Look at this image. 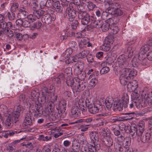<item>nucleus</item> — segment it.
Here are the masks:
<instances>
[{
	"label": "nucleus",
	"mask_w": 152,
	"mask_h": 152,
	"mask_svg": "<svg viewBox=\"0 0 152 152\" xmlns=\"http://www.w3.org/2000/svg\"><path fill=\"white\" fill-rule=\"evenodd\" d=\"M77 76L78 79L72 78H67L66 83L68 86H70L73 92H80L84 90L87 83L83 81L86 77V73L83 71L75 74Z\"/></svg>",
	"instance_id": "1"
},
{
	"label": "nucleus",
	"mask_w": 152,
	"mask_h": 152,
	"mask_svg": "<svg viewBox=\"0 0 152 152\" xmlns=\"http://www.w3.org/2000/svg\"><path fill=\"white\" fill-rule=\"evenodd\" d=\"M38 104L35 103V107L36 110L35 113L37 114V115L40 116L41 115L44 116L49 115L51 117L52 120L54 121L56 119L57 114H54L53 112L54 110V108L52 106V103L49 102L46 103L45 104V109L43 110L42 104L38 102Z\"/></svg>",
	"instance_id": "2"
},
{
	"label": "nucleus",
	"mask_w": 152,
	"mask_h": 152,
	"mask_svg": "<svg viewBox=\"0 0 152 152\" xmlns=\"http://www.w3.org/2000/svg\"><path fill=\"white\" fill-rule=\"evenodd\" d=\"M72 1L66 9V12L68 14L69 20L70 21H73L76 15L75 10L76 6L81 3L80 0H73Z\"/></svg>",
	"instance_id": "3"
},
{
	"label": "nucleus",
	"mask_w": 152,
	"mask_h": 152,
	"mask_svg": "<svg viewBox=\"0 0 152 152\" xmlns=\"http://www.w3.org/2000/svg\"><path fill=\"white\" fill-rule=\"evenodd\" d=\"M23 110V109L22 106L20 104H17V105L15 107L14 112L9 114L14 121V124H17V125H18L19 123V117L20 112Z\"/></svg>",
	"instance_id": "4"
},
{
	"label": "nucleus",
	"mask_w": 152,
	"mask_h": 152,
	"mask_svg": "<svg viewBox=\"0 0 152 152\" xmlns=\"http://www.w3.org/2000/svg\"><path fill=\"white\" fill-rule=\"evenodd\" d=\"M66 103L64 100L61 101L59 103L58 108V120L64 119L66 115L65 112Z\"/></svg>",
	"instance_id": "5"
},
{
	"label": "nucleus",
	"mask_w": 152,
	"mask_h": 152,
	"mask_svg": "<svg viewBox=\"0 0 152 152\" xmlns=\"http://www.w3.org/2000/svg\"><path fill=\"white\" fill-rule=\"evenodd\" d=\"M93 21L94 22V26L97 28H101L102 31H106L109 28L110 24L102 20H97L96 18H94L92 19Z\"/></svg>",
	"instance_id": "6"
},
{
	"label": "nucleus",
	"mask_w": 152,
	"mask_h": 152,
	"mask_svg": "<svg viewBox=\"0 0 152 152\" xmlns=\"http://www.w3.org/2000/svg\"><path fill=\"white\" fill-rule=\"evenodd\" d=\"M129 60L126 58V56L124 55L120 56L117 59L116 64L120 68H122V71L125 69L129 64Z\"/></svg>",
	"instance_id": "7"
},
{
	"label": "nucleus",
	"mask_w": 152,
	"mask_h": 152,
	"mask_svg": "<svg viewBox=\"0 0 152 152\" xmlns=\"http://www.w3.org/2000/svg\"><path fill=\"white\" fill-rule=\"evenodd\" d=\"M90 137L91 143L88 145H92L97 150H99L100 145L99 142L98 134L96 132H93L90 133Z\"/></svg>",
	"instance_id": "8"
},
{
	"label": "nucleus",
	"mask_w": 152,
	"mask_h": 152,
	"mask_svg": "<svg viewBox=\"0 0 152 152\" xmlns=\"http://www.w3.org/2000/svg\"><path fill=\"white\" fill-rule=\"evenodd\" d=\"M72 151L69 150L68 152H78L80 150V144L76 140L73 141L72 145ZM58 152H67L65 148L61 147L58 149Z\"/></svg>",
	"instance_id": "9"
},
{
	"label": "nucleus",
	"mask_w": 152,
	"mask_h": 152,
	"mask_svg": "<svg viewBox=\"0 0 152 152\" xmlns=\"http://www.w3.org/2000/svg\"><path fill=\"white\" fill-rule=\"evenodd\" d=\"M132 101V103L129 104V107L131 108H133L134 105L137 108L139 109L146 106V103L142 99H139L138 100Z\"/></svg>",
	"instance_id": "10"
},
{
	"label": "nucleus",
	"mask_w": 152,
	"mask_h": 152,
	"mask_svg": "<svg viewBox=\"0 0 152 152\" xmlns=\"http://www.w3.org/2000/svg\"><path fill=\"white\" fill-rule=\"evenodd\" d=\"M140 99H142L146 103V106L148 104L149 105L152 104V92L147 94L146 93L143 92L141 94Z\"/></svg>",
	"instance_id": "11"
},
{
	"label": "nucleus",
	"mask_w": 152,
	"mask_h": 152,
	"mask_svg": "<svg viewBox=\"0 0 152 152\" xmlns=\"http://www.w3.org/2000/svg\"><path fill=\"white\" fill-rule=\"evenodd\" d=\"M52 15L49 14L45 15L42 18V22L44 23L49 24L51 23L52 21H54L56 18V16L55 15H53L52 14L53 13V11H52Z\"/></svg>",
	"instance_id": "12"
},
{
	"label": "nucleus",
	"mask_w": 152,
	"mask_h": 152,
	"mask_svg": "<svg viewBox=\"0 0 152 152\" xmlns=\"http://www.w3.org/2000/svg\"><path fill=\"white\" fill-rule=\"evenodd\" d=\"M89 14L87 12L78 15V18L81 20L82 24L84 25H87L89 22L91 20Z\"/></svg>",
	"instance_id": "13"
},
{
	"label": "nucleus",
	"mask_w": 152,
	"mask_h": 152,
	"mask_svg": "<svg viewBox=\"0 0 152 152\" xmlns=\"http://www.w3.org/2000/svg\"><path fill=\"white\" fill-rule=\"evenodd\" d=\"M85 64L82 61H79L76 63L74 66V72L75 74L82 72L84 68Z\"/></svg>",
	"instance_id": "14"
},
{
	"label": "nucleus",
	"mask_w": 152,
	"mask_h": 152,
	"mask_svg": "<svg viewBox=\"0 0 152 152\" xmlns=\"http://www.w3.org/2000/svg\"><path fill=\"white\" fill-rule=\"evenodd\" d=\"M32 124L31 116L29 113H26L24 116V119L23 123V127H26V126H31Z\"/></svg>",
	"instance_id": "15"
},
{
	"label": "nucleus",
	"mask_w": 152,
	"mask_h": 152,
	"mask_svg": "<svg viewBox=\"0 0 152 152\" xmlns=\"http://www.w3.org/2000/svg\"><path fill=\"white\" fill-rule=\"evenodd\" d=\"M109 7L106 9V11L109 12L110 14L113 13V12L118 8H120V4L117 2H112L109 4Z\"/></svg>",
	"instance_id": "16"
},
{
	"label": "nucleus",
	"mask_w": 152,
	"mask_h": 152,
	"mask_svg": "<svg viewBox=\"0 0 152 152\" xmlns=\"http://www.w3.org/2000/svg\"><path fill=\"white\" fill-rule=\"evenodd\" d=\"M100 106L98 104H92L88 106V110L89 112L92 114L98 113L99 111Z\"/></svg>",
	"instance_id": "17"
},
{
	"label": "nucleus",
	"mask_w": 152,
	"mask_h": 152,
	"mask_svg": "<svg viewBox=\"0 0 152 152\" xmlns=\"http://www.w3.org/2000/svg\"><path fill=\"white\" fill-rule=\"evenodd\" d=\"M138 136L140 137V140L141 142L144 143L147 142L151 137V134L150 133L145 132H142V134L140 135L139 134Z\"/></svg>",
	"instance_id": "18"
},
{
	"label": "nucleus",
	"mask_w": 152,
	"mask_h": 152,
	"mask_svg": "<svg viewBox=\"0 0 152 152\" xmlns=\"http://www.w3.org/2000/svg\"><path fill=\"white\" fill-rule=\"evenodd\" d=\"M126 73V74L130 79H133L134 77L137 75V72L134 69H131L128 68H126L123 70Z\"/></svg>",
	"instance_id": "19"
},
{
	"label": "nucleus",
	"mask_w": 152,
	"mask_h": 152,
	"mask_svg": "<svg viewBox=\"0 0 152 152\" xmlns=\"http://www.w3.org/2000/svg\"><path fill=\"white\" fill-rule=\"evenodd\" d=\"M124 104L120 100H116L114 103L113 109L115 111H121L123 109Z\"/></svg>",
	"instance_id": "20"
},
{
	"label": "nucleus",
	"mask_w": 152,
	"mask_h": 152,
	"mask_svg": "<svg viewBox=\"0 0 152 152\" xmlns=\"http://www.w3.org/2000/svg\"><path fill=\"white\" fill-rule=\"evenodd\" d=\"M122 74L120 77V82L122 85H125L127 84L128 80L130 79L129 78H128V77L126 74V72L124 70L122 71Z\"/></svg>",
	"instance_id": "21"
},
{
	"label": "nucleus",
	"mask_w": 152,
	"mask_h": 152,
	"mask_svg": "<svg viewBox=\"0 0 152 152\" xmlns=\"http://www.w3.org/2000/svg\"><path fill=\"white\" fill-rule=\"evenodd\" d=\"M138 87V84L136 81L133 80L132 81L129 82L127 84V88L130 91H135Z\"/></svg>",
	"instance_id": "22"
},
{
	"label": "nucleus",
	"mask_w": 152,
	"mask_h": 152,
	"mask_svg": "<svg viewBox=\"0 0 152 152\" xmlns=\"http://www.w3.org/2000/svg\"><path fill=\"white\" fill-rule=\"evenodd\" d=\"M80 109L77 106L73 107L71 109V116L72 118H76L78 116Z\"/></svg>",
	"instance_id": "23"
},
{
	"label": "nucleus",
	"mask_w": 152,
	"mask_h": 152,
	"mask_svg": "<svg viewBox=\"0 0 152 152\" xmlns=\"http://www.w3.org/2000/svg\"><path fill=\"white\" fill-rule=\"evenodd\" d=\"M92 118L91 117H88L86 118L80 119L77 120L71 123V124H75L78 123H82L85 124L86 123H90L92 121Z\"/></svg>",
	"instance_id": "24"
},
{
	"label": "nucleus",
	"mask_w": 152,
	"mask_h": 152,
	"mask_svg": "<svg viewBox=\"0 0 152 152\" xmlns=\"http://www.w3.org/2000/svg\"><path fill=\"white\" fill-rule=\"evenodd\" d=\"M137 129L138 131L139 134L140 135L142 132H144L145 122L143 121H140L138 124L137 126H135Z\"/></svg>",
	"instance_id": "25"
},
{
	"label": "nucleus",
	"mask_w": 152,
	"mask_h": 152,
	"mask_svg": "<svg viewBox=\"0 0 152 152\" xmlns=\"http://www.w3.org/2000/svg\"><path fill=\"white\" fill-rule=\"evenodd\" d=\"M73 50L72 48H69L67 49L66 51L63 52L61 55L62 60L68 58L72 54Z\"/></svg>",
	"instance_id": "26"
},
{
	"label": "nucleus",
	"mask_w": 152,
	"mask_h": 152,
	"mask_svg": "<svg viewBox=\"0 0 152 152\" xmlns=\"http://www.w3.org/2000/svg\"><path fill=\"white\" fill-rule=\"evenodd\" d=\"M86 5V4L82 2L80 4L76 6L78 10L77 11L78 15L87 12L84 10L85 7Z\"/></svg>",
	"instance_id": "27"
},
{
	"label": "nucleus",
	"mask_w": 152,
	"mask_h": 152,
	"mask_svg": "<svg viewBox=\"0 0 152 152\" xmlns=\"http://www.w3.org/2000/svg\"><path fill=\"white\" fill-rule=\"evenodd\" d=\"M5 124L7 126V127L9 128H11L13 124L15 126L17 125V124H15V123L14 124V121L12 120V118L9 115L7 117V118L6 119Z\"/></svg>",
	"instance_id": "28"
},
{
	"label": "nucleus",
	"mask_w": 152,
	"mask_h": 152,
	"mask_svg": "<svg viewBox=\"0 0 152 152\" xmlns=\"http://www.w3.org/2000/svg\"><path fill=\"white\" fill-rule=\"evenodd\" d=\"M122 102L124 104V106L125 108L128 105L129 102V97L126 93L123 94L122 97Z\"/></svg>",
	"instance_id": "29"
},
{
	"label": "nucleus",
	"mask_w": 152,
	"mask_h": 152,
	"mask_svg": "<svg viewBox=\"0 0 152 152\" xmlns=\"http://www.w3.org/2000/svg\"><path fill=\"white\" fill-rule=\"evenodd\" d=\"M7 23L4 21L0 22V36L3 35L4 34V31L7 29Z\"/></svg>",
	"instance_id": "30"
},
{
	"label": "nucleus",
	"mask_w": 152,
	"mask_h": 152,
	"mask_svg": "<svg viewBox=\"0 0 152 152\" xmlns=\"http://www.w3.org/2000/svg\"><path fill=\"white\" fill-rule=\"evenodd\" d=\"M136 125L133 126H130L131 131L130 133V136L133 139L137 135V137L138 136V131L137 130L136 128H135Z\"/></svg>",
	"instance_id": "31"
},
{
	"label": "nucleus",
	"mask_w": 152,
	"mask_h": 152,
	"mask_svg": "<svg viewBox=\"0 0 152 152\" xmlns=\"http://www.w3.org/2000/svg\"><path fill=\"white\" fill-rule=\"evenodd\" d=\"M63 10V8L62 4H61V5L59 3V1H58V12L59 13L58 15L60 17L61 20L64 18L66 15L62 12Z\"/></svg>",
	"instance_id": "32"
},
{
	"label": "nucleus",
	"mask_w": 152,
	"mask_h": 152,
	"mask_svg": "<svg viewBox=\"0 0 152 152\" xmlns=\"http://www.w3.org/2000/svg\"><path fill=\"white\" fill-rule=\"evenodd\" d=\"M135 49V47L132 46H129L128 47L126 54L128 55V58H131L132 56L133 53L134 52Z\"/></svg>",
	"instance_id": "33"
},
{
	"label": "nucleus",
	"mask_w": 152,
	"mask_h": 152,
	"mask_svg": "<svg viewBox=\"0 0 152 152\" xmlns=\"http://www.w3.org/2000/svg\"><path fill=\"white\" fill-rule=\"evenodd\" d=\"M89 51L87 50H84L77 54L80 59H83L87 57L89 54Z\"/></svg>",
	"instance_id": "34"
},
{
	"label": "nucleus",
	"mask_w": 152,
	"mask_h": 152,
	"mask_svg": "<svg viewBox=\"0 0 152 152\" xmlns=\"http://www.w3.org/2000/svg\"><path fill=\"white\" fill-rule=\"evenodd\" d=\"M140 56H142L141 54H139L138 60H140V64L143 66L147 65L148 64L147 59L145 58V56L142 57V58Z\"/></svg>",
	"instance_id": "35"
},
{
	"label": "nucleus",
	"mask_w": 152,
	"mask_h": 152,
	"mask_svg": "<svg viewBox=\"0 0 152 152\" xmlns=\"http://www.w3.org/2000/svg\"><path fill=\"white\" fill-rule=\"evenodd\" d=\"M105 138V143L106 145L108 147H110L113 145V141L112 138L111 137L110 135H107Z\"/></svg>",
	"instance_id": "36"
},
{
	"label": "nucleus",
	"mask_w": 152,
	"mask_h": 152,
	"mask_svg": "<svg viewBox=\"0 0 152 152\" xmlns=\"http://www.w3.org/2000/svg\"><path fill=\"white\" fill-rule=\"evenodd\" d=\"M113 100L112 98H107L105 101V105L106 107L109 109L111 108L113 106Z\"/></svg>",
	"instance_id": "37"
},
{
	"label": "nucleus",
	"mask_w": 152,
	"mask_h": 152,
	"mask_svg": "<svg viewBox=\"0 0 152 152\" xmlns=\"http://www.w3.org/2000/svg\"><path fill=\"white\" fill-rule=\"evenodd\" d=\"M150 48V46L148 45H144L140 48L139 54L142 55V54H145L149 50Z\"/></svg>",
	"instance_id": "38"
},
{
	"label": "nucleus",
	"mask_w": 152,
	"mask_h": 152,
	"mask_svg": "<svg viewBox=\"0 0 152 152\" xmlns=\"http://www.w3.org/2000/svg\"><path fill=\"white\" fill-rule=\"evenodd\" d=\"M114 39V37L112 35L108 36L105 38L104 42L111 45L113 42Z\"/></svg>",
	"instance_id": "39"
},
{
	"label": "nucleus",
	"mask_w": 152,
	"mask_h": 152,
	"mask_svg": "<svg viewBox=\"0 0 152 152\" xmlns=\"http://www.w3.org/2000/svg\"><path fill=\"white\" fill-rule=\"evenodd\" d=\"M115 149L117 152H122L123 148L121 145V143L115 142L114 144Z\"/></svg>",
	"instance_id": "40"
},
{
	"label": "nucleus",
	"mask_w": 152,
	"mask_h": 152,
	"mask_svg": "<svg viewBox=\"0 0 152 152\" xmlns=\"http://www.w3.org/2000/svg\"><path fill=\"white\" fill-rule=\"evenodd\" d=\"M44 12L45 11L40 10L34 11L33 12V14L35 17L39 18L44 14Z\"/></svg>",
	"instance_id": "41"
},
{
	"label": "nucleus",
	"mask_w": 152,
	"mask_h": 152,
	"mask_svg": "<svg viewBox=\"0 0 152 152\" xmlns=\"http://www.w3.org/2000/svg\"><path fill=\"white\" fill-rule=\"evenodd\" d=\"M113 12H113V13H111L110 14L117 17H119L123 14V11L120 9V8H118Z\"/></svg>",
	"instance_id": "42"
},
{
	"label": "nucleus",
	"mask_w": 152,
	"mask_h": 152,
	"mask_svg": "<svg viewBox=\"0 0 152 152\" xmlns=\"http://www.w3.org/2000/svg\"><path fill=\"white\" fill-rule=\"evenodd\" d=\"M97 79L96 78H93L89 81L88 85V87L90 88H93L97 83Z\"/></svg>",
	"instance_id": "43"
},
{
	"label": "nucleus",
	"mask_w": 152,
	"mask_h": 152,
	"mask_svg": "<svg viewBox=\"0 0 152 152\" xmlns=\"http://www.w3.org/2000/svg\"><path fill=\"white\" fill-rule=\"evenodd\" d=\"M111 45L104 42L103 45L100 47V49L103 51H108L111 48Z\"/></svg>",
	"instance_id": "44"
},
{
	"label": "nucleus",
	"mask_w": 152,
	"mask_h": 152,
	"mask_svg": "<svg viewBox=\"0 0 152 152\" xmlns=\"http://www.w3.org/2000/svg\"><path fill=\"white\" fill-rule=\"evenodd\" d=\"M42 23L41 21H38L33 23V25L31 27L32 30H34L36 28L39 29L42 26Z\"/></svg>",
	"instance_id": "45"
},
{
	"label": "nucleus",
	"mask_w": 152,
	"mask_h": 152,
	"mask_svg": "<svg viewBox=\"0 0 152 152\" xmlns=\"http://www.w3.org/2000/svg\"><path fill=\"white\" fill-rule=\"evenodd\" d=\"M31 96L35 99H37L39 96V93L37 90H34L31 91Z\"/></svg>",
	"instance_id": "46"
},
{
	"label": "nucleus",
	"mask_w": 152,
	"mask_h": 152,
	"mask_svg": "<svg viewBox=\"0 0 152 152\" xmlns=\"http://www.w3.org/2000/svg\"><path fill=\"white\" fill-rule=\"evenodd\" d=\"M97 150L92 145H88L87 148H85L84 151L81 152H96Z\"/></svg>",
	"instance_id": "47"
},
{
	"label": "nucleus",
	"mask_w": 152,
	"mask_h": 152,
	"mask_svg": "<svg viewBox=\"0 0 152 152\" xmlns=\"http://www.w3.org/2000/svg\"><path fill=\"white\" fill-rule=\"evenodd\" d=\"M86 5L89 11L93 10L96 6L95 4L90 1L87 2Z\"/></svg>",
	"instance_id": "48"
},
{
	"label": "nucleus",
	"mask_w": 152,
	"mask_h": 152,
	"mask_svg": "<svg viewBox=\"0 0 152 152\" xmlns=\"http://www.w3.org/2000/svg\"><path fill=\"white\" fill-rule=\"evenodd\" d=\"M119 30L118 27L117 26H112L110 30V32L113 34H115L117 33Z\"/></svg>",
	"instance_id": "49"
},
{
	"label": "nucleus",
	"mask_w": 152,
	"mask_h": 152,
	"mask_svg": "<svg viewBox=\"0 0 152 152\" xmlns=\"http://www.w3.org/2000/svg\"><path fill=\"white\" fill-rule=\"evenodd\" d=\"M6 30V31H5L6 36L9 38V39H10L14 36L13 31L11 30L9 27H7V29Z\"/></svg>",
	"instance_id": "50"
},
{
	"label": "nucleus",
	"mask_w": 152,
	"mask_h": 152,
	"mask_svg": "<svg viewBox=\"0 0 152 152\" xmlns=\"http://www.w3.org/2000/svg\"><path fill=\"white\" fill-rule=\"evenodd\" d=\"M126 137H124L121 134H120L118 137L117 138H115V142L121 143L122 142H123L124 140Z\"/></svg>",
	"instance_id": "51"
},
{
	"label": "nucleus",
	"mask_w": 152,
	"mask_h": 152,
	"mask_svg": "<svg viewBox=\"0 0 152 152\" xmlns=\"http://www.w3.org/2000/svg\"><path fill=\"white\" fill-rule=\"evenodd\" d=\"M63 120H64L63 119L62 120L59 119L58 120V132L60 131V130H61V129H60L61 127L64 128V126H68V124H60L61 122H63L62 121Z\"/></svg>",
	"instance_id": "52"
},
{
	"label": "nucleus",
	"mask_w": 152,
	"mask_h": 152,
	"mask_svg": "<svg viewBox=\"0 0 152 152\" xmlns=\"http://www.w3.org/2000/svg\"><path fill=\"white\" fill-rule=\"evenodd\" d=\"M15 148V146L11 143L7 146L6 150L9 152H14Z\"/></svg>",
	"instance_id": "53"
},
{
	"label": "nucleus",
	"mask_w": 152,
	"mask_h": 152,
	"mask_svg": "<svg viewBox=\"0 0 152 152\" xmlns=\"http://www.w3.org/2000/svg\"><path fill=\"white\" fill-rule=\"evenodd\" d=\"M28 13L27 12L19 13L18 14V17L20 19H24L28 15Z\"/></svg>",
	"instance_id": "54"
},
{
	"label": "nucleus",
	"mask_w": 152,
	"mask_h": 152,
	"mask_svg": "<svg viewBox=\"0 0 152 152\" xmlns=\"http://www.w3.org/2000/svg\"><path fill=\"white\" fill-rule=\"evenodd\" d=\"M18 7L19 5L18 3H13L10 8L11 11L13 12H16L18 10Z\"/></svg>",
	"instance_id": "55"
},
{
	"label": "nucleus",
	"mask_w": 152,
	"mask_h": 152,
	"mask_svg": "<svg viewBox=\"0 0 152 152\" xmlns=\"http://www.w3.org/2000/svg\"><path fill=\"white\" fill-rule=\"evenodd\" d=\"M94 18H96L95 16H91V24H90L87 26V28L88 30H90L92 29L93 27L96 28L94 26V22L92 20V19Z\"/></svg>",
	"instance_id": "56"
},
{
	"label": "nucleus",
	"mask_w": 152,
	"mask_h": 152,
	"mask_svg": "<svg viewBox=\"0 0 152 152\" xmlns=\"http://www.w3.org/2000/svg\"><path fill=\"white\" fill-rule=\"evenodd\" d=\"M39 139L40 140H42L43 141H48L50 140L51 139V137L50 136H46L45 137L44 135H42L39 136Z\"/></svg>",
	"instance_id": "57"
},
{
	"label": "nucleus",
	"mask_w": 152,
	"mask_h": 152,
	"mask_svg": "<svg viewBox=\"0 0 152 152\" xmlns=\"http://www.w3.org/2000/svg\"><path fill=\"white\" fill-rule=\"evenodd\" d=\"M110 70L109 67L105 66L103 67L100 71V73L101 75L107 73Z\"/></svg>",
	"instance_id": "58"
},
{
	"label": "nucleus",
	"mask_w": 152,
	"mask_h": 152,
	"mask_svg": "<svg viewBox=\"0 0 152 152\" xmlns=\"http://www.w3.org/2000/svg\"><path fill=\"white\" fill-rule=\"evenodd\" d=\"M110 15H111L109 12L106 11V10L105 12H103L102 14V18L104 19H110V18H109Z\"/></svg>",
	"instance_id": "59"
},
{
	"label": "nucleus",
	"mask_w": 152,
	"mask_h": 152,
	"mask_svg": "<svg viewBox=\"0 0 152 152\" xmlns=\"http://www.w3.org/2000/svg\"><path fill=\"white\" fill-rule=\"evenodd\" d=\"M132 64L134 67H137L140 64V60L137 59L136 57H134L132 60Z\"/></svg>",
	"instance_id": "60"
},
{
	"label": "nucleus",
	"mask_w": 152,
	"mask_h": 152,
	"mask_svg": "<svg viewBox=\"0 0 152 152\" xmlns=\"http://www.w3.org/2000/svg\"><path fill=\"white\" fill-rule=\"evenodd\" d=\"M132 98L133 100H137L139 99H137L140 96V95L139 94L136 92H133L131 95Z\"/></svg>",
	"instance_id": "61"
},
{
	"label": "nucleus",
	"mask_w": 152,
	"mask_h": 152,
	"mask_svg": "<svg viewBox=\"0 0 152 152\" xmlns=\"http://www.w3.org/2000/svg\"><path fill=\"white\" fill-rule=\"evenodd\" d=\"M64 78V74L63 73L60 74L58 77V84L59 83L61 84V82H63Z\"/></svg>",
	"instance_id": "62"
},
{
	"label": "nucleus",
	"mask_w": 152,
	"mask_h": 152,
	"mask_svg": "<svg viewBox=\"0 0 152 152\" xmlns=\"http://www.w3.org/2000/svg\"><path fill=\"white\" fill-rule=\"evenodd\" d=\"M8 18L10 20H12L14 19L15 17V14L14 12H8L7 14Z\"/></svg>",
	"instance_id": "63"
},
{
	"label": "nucleus",
	"mask_w": 152,
	"mask_h": 152,
	"mask_svg": "<svg viewBox=\"0 0 152 152\" xmlns=\"http://www.w3.org/2000/svg\"><path fill=\"white\" fill-rule=\"evenodd\" d=\"M26 18L28 20H29L28 21L30 22V23L33 22L36 20V18L34 15L30 14L28 15Z\"/></svg>",
	"instance_id": "64"
}]
</instances>
